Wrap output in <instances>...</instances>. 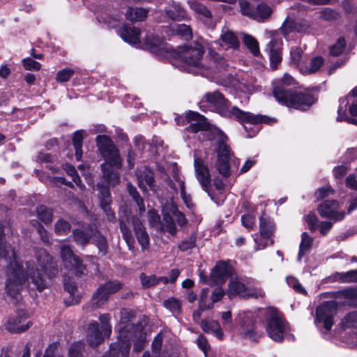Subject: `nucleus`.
<instances>
[{
  "instance_id": "nucleus-3",
  "label": "nucleus",
  "mask_w": 357,
  "mask_h": 357,
  "mask_svg": "<svg viewBox=\"0 0 357 357\" xmlns=\"http://www.w3.org/2000/svg\"><path fill=\"white\" fill-rule=\"evenodd\" d=\"M200 107L203 110L205 109L204 107H208L215 110L221 115H229L236 119L242 124L246 123L257 125L265 121V117L261 115L243 112L236 107H233L231 110H229L227 100L219 91L206 93L200 101Z\"/></svg>"
},
{
  "instance_id": "nucleus-19",
  "label": "nucleus",
  "mask_w": 357,
  "mask_h": 357,
  "mask_svg": "<svg viewBox=\"0 0 357 357\" xmlns=\"http://www.w3.org/2000/svg\"><path fill=\"white\" fill-rule=\"evenodd\" d=\"M185 120L190 124L188 130L193 132L205 131L211 129V125L206 119L198 112L190 111L187 113Z\"/></svg>"
},
{
  "instance_id": "nucleus-2",
  "label": "nucleus",
  "mask_w": 357,
  "mask_h": 357,
  "mask_svg": "<svg viewBox=\"0 0 357 357\" xmlns=\"http://www.w3.org/2000/svg\"><path fill=\"white\" fill-rule=\"evenodd\" d=\"M204 47L198 43L178 47L177 66L182 70L197 75H204L208 70L213 72L226 69L227 62L220 54L210 52L208 58L204 61Z\"/></svg>"
},
{
  "instance_id": "nucleus-58",
  "label": "nucleus",
  "mask_w": 357,
  "mask_h": 357,
  "mask_svg": "<svg viewBox=\"0 0 357 357\" xmlns=\"http://www.w3.org/2000/svg\"><path fill=\"white\" fill-rule=\"evenodd\" d=\"M320 17L326 21H332L339 18L340 15L335 10L330 8H325L320 11Z\"/></svg>"
},
{
  "instance_id": "nucleus-9",
  "label": "nucleus",
  "mask_w": 357,
  "mask_h": 357,
  "mask_svg": "<svg viewBox=\"0 0 357 357\" xmlns=\"http://www.w3.org/2000/svg\"><path fill=\"white\" fill-rule=\"evenodd\" d=\"M227 137L222 133H218L214 139L216 144L217 162L216 169L219 174L224 177H228L230 175V165L229 160L230 159L229 150L226 144Z\"/></svg>"
},
{
  "instance_id": "nucleus-31",
  "label": "nucleus",
  "mask_w": 357,
  "mask_h": 357,
  "mask_svg": "<svg viewBox=\"0 0 357 357\" xmlns=\"http://www.w3.org/2000/svg\"><path fill=\"white\" fill-rule=\"evenodd\" d=\"M220 40L222 43V45H227L226 48H237L238 46V40L235 34L227 29H224L220 35Z\"/></svg>"
},
{
  "instance_id": "nucleus-46",
  "label": "nucleus",
  "mask_w": 357,
  "mask_h": 357,
  "mask_svg": "<svg viewBox=\"0 0 357 357\" xmlns=\"http://www.w3.org/2000/svg\"><path fill=\"white\" fill-rule=\"evenodd\" d=\"M70 223L63 218H59L54 225V232L59 236H66L70 231Z\"/></svg>"
},
{
  "instance_id": "nucleus-21",
  "label": "nucleus",
  "mask_w": 357,
  "mask_h": 357,
  "mask_svg": "<svg viewBox=\"0 0 357 357\" xmlns=\"http://www.w3.org/2000/svg\"><path fill=\"white\" fill-rule=\"evenodd\" d=\"M131 223L137 240L141 245L142 249L143 250H146L149 246V236L142 224V222L139 218L133 216L131 218Z\"/></svg>"
},
{
  "instance_id": "nucleus-12",
  "label": "nucleus",
  "mask_w": 357,
  "mask_h": 357,
  "mask_svg": "<svg viewBox=\"0 0 357 357\" xmlns=\"http://www.w3.org/2000/svg\"><path fill=\"white\" fill-rule=\"evenodd\" d=\"M236 321L240 325L241 335L245 339L257 340L261 334L256 331L254 327V314L250 311L239 312Z\"/></svg>"
},
{
  "instance_id": "nucleus-16",
  "label": "nucleus",
  "mask_w": 357,
  "mask_h": 357,
  "mask_svg": "<svg viewBox=\"0 0 357 357\" xmlns=\"http://www.w3.org/2000/svg\"><path fill=\"white\" fill-rule=\"evenodd\" d=\"M194 168L196 178L201 184L203 190L208 192V195L211 196V199H213L208 192V187L211 183V176L207 165L204 164V162L202 158L195 156Z\"/></svg>"
},
{
  "instance_id": "nucleus-23",
  "label": "nucleus",
  "mask_w": 357,
  "mask_h": 357,
  "mask_svg": "<svg viewBox=\"0 0 357 357\" xmlns=\"http://www.w3.org/2000/svg\"><path fill=\"white\" fill-rule=\"evenodd\" d=\"M231 273V268L224 261L219 262L213 268L211 278L217 284H221L226 281Z\"/></svg>"
},
{
  "instance_id": "nucleus-42",
  "label": "nucleus",
  "mask_w": 357,
  "mask_h": 357,
  "mask_svg": "<svg viewBox=\"0 0 357 357\" xmlns=\"http://www.w3.org/2000/svg\"><path fill=\"white\" fill-rule=\"evenodd\" d=\"M37 215L40 220L45 224H50L52 221L53 213L52 209L48 208L45 206L41 205L37 207Z\"/></svg>"
},
{
  "instance_id": "nucleus-10",
  "label": "nucleus",
  "mask_w": 357,
  "mask_h": 357,
  "mask_svg": "<svg viewBox=\"0 0 357 357\" xmlns=\"http://www.w3.org/2000/svg\"><path fill=\"white\" fill-rule=\"evenodd\" d=\"M58 248L65 268L75 275L82 274L85 267L79 257L73 252L72 248L66 243L59 245Z\"/></svg>"
},
{
  "instance_id": "nucleus-52",
  "label": "nucleus",
  "mask_w": 357,
  "mask_h": 357,
  "mask_svg": "<svg viewBox=\"0 0 357 357\" xmlns=\"http://www.w3.org/2000/svg\"><path fill=\"white\" fill-rule=\"evenodd\" d=\"M341 324L344 328L355 327L357 326V311L351 312L342 319Z\"/></svg>"
},
{
  "instance_id": "nucleus-5",
  "label": "nucleus",
  "mask_w": 357,
  "mask_h": 357,
  "mask_svg": "<svg viewBox=\"0 0 357 357\" xmlns=\"http://www.w3.org/2000/svg\"><path fill=\"white\" fill-rule=\"evenodd\" d=\"M273 96L279 102L301 110L308 109L317 100V98L310 92L293 93L291 90H284L277 87L273 91Z\"/></svg>"
},
{
  "instance_id": "nucleus-61",
  "label": "nucleus",
  "mask_w": 357,
  "mask_h": 357,
  "mask_svg": "<svg viewBox=\"0 0 357 357\" xmlns=\"http://www.w3.org/2000/svg\"><path fill=\"white\" fill-rule=\"evenodd\" d=\"M74 70L69 68H66L59 71L56 76V80L59 82H65L73 75Z\"/></svg>"
},
{
  "instance_id": "nucleus-24",
  "label": "nucleus",
  "mask_w": 357,
  "mask_h": 357,
  "mask_svg": "<svg viewBox=\"0 0 357 357\" xmlns=\"http://www.w3.org/2000/svg\"><path fill=\"white\" fill-rule=\"evenodd\" d=\"M119 34L128 43L136 45L140 42V31L135 26L124 25L119 30Z\"/></svg>"
},
{
  "instance_id": "nucleus-15",
  "label": "nucleus",
  "mask_w": 357,
  "mask_h": 357,
  "mask_svg": "<svg viewBox=\"0 0 357 357\" xmlns=\"http://www.w3.org/2000/svg\"><path fill=\"white\" fill-rule=\"evenodd\" d=\"M339 204L335 200H327L320 204L317 208L319 215L322 218H327L334 221H340L344 219L345 213L337 211Z\"/></svg>"
},
{
  "instance_id": "nucleus-40",
  "label": "nucleus",
  "mask_w": 357,
  "mask_h": 357,
  "mask_svg": "<svg viewBox=\"0 0 357 357\" xmlns=\"http://www.w3.org/2000/svg\"><path fill=\"white\" fill-rule=\"evenodd\" d=\"M63 283L65 290L68 291L70 294V296L72 297L70 304L78 303V301H79V294L77 293V288L75 282H73L70 278H65Z\"/></svg>"
},
{
  "instance_id": "nucleus-45",
  "label": "nucleus",
  "mask_w": 357,
  "mask_h": 357,
  "mask_svg": "<svg viewBox=\"0 0 357 357\" xmlns=\"http://www.w3.org/2000/svg\"><path fill=\"white\" fill-rule=\"evenodd\" d=\"M127 188L130 195L132 197L133 199L135 200L139 208V214L145 212V206L144 204V201L140 197L136 188L131 183H128Z\"/></svg>"
},
{
  "instance_id": "nucleus-32",
  "label": "nucleus",
  "mask_w": 357,
  "mask_h": 357,
  "mask_svg": "<svg viewBox=\"0 0 357 357\" xmlns=\"http://www.w3.org/2000/svg\"><path fill=\"white\" fill-rule=\"evenodd\" d=\"M163 221L164 229L165 228L171 234H174L176 232V227L174 223V217L170 211V204L166 206L163 208Z\"/></svg>"
},
{
  "instance_id": "nucleus-41",
  "label": "nucleus",
  "mask_w": 357,
  "mask_h": 357,
  "mask_svg": "<svg viewBox=\"0 0 357 357\" xmlns=\"http://www.w3.org/2000/svg\"><path fill=\"white\" fill-rule=\"evenodd\" d=\"M340 294L348 305L357 307V288H347L341 291Z\"/></svg>"
},
{
  "instance_id": "nucleus-60",
  "label": "nucleus",
  "mask_w": 357,
  "mask_h": 357,
  "mask_svg": "<svg viewBox=\"0 0 357 357\" xmlns=\"http://www.w3.org/2000/svg\"><path fill=\"white\" fill-rule=\"evenodd\" d=\"M101 286L109 295L114 294L121 289V284L118 281H108Z\"/></svg>"
},
{
  "instance_id": "nucleus-33",
  "label": "nucleus",
  "mask_w": 357,
  "mask_h": 357,
  "mask_svg": "<svg viewBox=\"0 0 357 357\" xmlns=\"http://www.w3.org/2000/svg\"><path fill=\"white\" fill-rule=\"evenodd\" d=\"M109 295L100 286L93 294L92 306L93 308L100 307L103 305L108 300Z\"/></svg>"
},
{
  "instance_id": "nucleus-47",
  "label": "nucleus",
  "mask_w": 357,
  "mask_h": 357,
  "mask_svg": "<svg viewBox=\"0 0 357 357\" xmlns=\"http://www.w3.org/2000/svg\"><path fill=\"white\" fill-rule=\"evenodd\" d=\"M103 175L107 183L111 185H115L119 181V174L117 172L110 169L107 165H102Z\"/></svg>"
},
{
  "instance_id": "nucleus-49",
  "label": "nucleus",
  "mask_w": 357,
  "mask_h": 357,
  "mask_svg": "<svg viewBox=\"0 0 357 357\" xmlns=\"http://www.w3.org/2000/svg\"><path fill=\"white\" fill-rule=\"evenodd\" d=\"M73 236L75 241L79 245H84L91 237V234L82 229H75L73 231Z\"/></svg>"
},
{
  "instance_id": "nucleus-20",
  "label": "nucleus",
  "mask_w": 357,
  "mask_h": 357,
  "mask_svg": "<svg viewBox=\"0 0 357 357\" xmlns=\"http://www.w3.org/2000/svg\"><path fill=\"white\" fill-rule=\"evenodd\" d=\"M282 41L281 38H273L267 45L266 50L268 52L271 67L275 69L281 62V50Z\"/></svg>"
},
{
  "instance_id": "nucleus-1",
  "label": "nucleus",
  "mask_w": 357,
  "mask_h": 357,
  "mask_svg": "<svg viewBox=\"0 0 357 357\" xmlns=\"http://www.w3.org/2000/svg\"><path fill=\"white\" fill-rule=\"evenodd\" d=\"M0 259L8 263L5 289L7 294L16 301L21 298L20 291L26 285L33 284L38 291L45 289L47 284L45 275L54 277L58 272L52 257L43 248L36 251V259L40 269L33 261L26 263V268L20 262L13 248L5 241L0 242Z\"/></svg>"
},
{
  "instance_id": "nucleus-57",
  "label": "nucleus",
  "mask_w": 357,
  "mask_h": 357,
  "mask_svg": "<svg viewBox=\"0 0 357 357\" xmlns=\"http://www.w3.org/2000/svg\"><path fill=\"white\" fill-rule=\"evenodd\" d=\"M63 169L67 173V174L73 178V181L78 187H79L80 188H83L84 187V185L82 184L81 179L78 176L75 167L70 165L66 164L64 165Z\"/></svg>"
},
{
  "instance_id": "nucleus-28",
  "label": "nucleus",
  "mask_w": 357,
  "mask_h": 357,
  "mask_svg": "<svg viewBox=\"0 0 357 357\" xmlns=\"http://www.w3.org/2000/svg\"><path fill=\"white\" fill-rule=\"evenodd\" d=\"M166 15L173 20H182L187 17L185 10L181 5L176 2H172L165 9Z\"/></svg>"
},
{
  "instance_id": "nucleus-8",
  "label": "nucleus",
  "mask_w": 357,
  "mask_h": 357,
  "mask_svg": "<svg viewBox=\"0 0 357 357\" xmlns=\"http://www.w3.org/2000/svg\"><path fill=\"white\" fill-rule=\"evenodd\" d=\"M99 320L101 323L100 328L96 321L91 323L88 327L87 341L91 347L98 346L105 337L109 336L112 333L110 316L108 314H103L100 316Z\"/></svg>"
},
{
  "instance_id": "nucleus-22",
  "label": "nucleus",
  "mask_w": 357,
  "mask_h": 357,
  "mask_svg": "<svg viewBox=\"0 0 357 357\" xmlns=\"http://www.w3.org/2000/svg\"><path fill=\"white\" fill-rule=\"evenodd\" d=\"M138 180V185L142 190H146L147 188L153 187V172L147 167L138 168L136 172Z\"/></svg>"
},
{
  "instance_id": "nucleus-18",
  "label": "nucleus",
  "mask_w": 357,
  "mask_h": 357,
  "mask_svg": "<svg viewBox=\"0 0 357 357\" xmlns=\"http://www.w3.org/2000/svg\"><path fill=\"white\" fill-rule=\"evenodd\" d=\"M97 188L99 191L98 197L101 208L105 213L107 220L110 222H114L116 217L110 207L112 198L108 185L104 183H99L97 185Z\"/></svg>"
},
{
  "instance_id": "nucleus-62",
  "label": "nucleus",
  "mask_w": 357,
  "mask_h": 357,
  "mask_svg": "<svg viewBox=\"0 0 357 357\" xmlns=\"http://www.w3.org/2000/svg\"><path fill=\"white\" fill-rule=\"evenodd\" d=\"M238 4L242 15L248 17L252 16L254 10L249 1L247 0H238Z\"/></svg>"
},
{
  "instance_id": "nucleus-53",
  "label": "nucleus",
  "mask_w": 357,
  "mask_h": 357,
  "mask_svg": "<svg viewBox=\"0 0 357 357\" xmlns=\"http://www.w3.org/2000/svg\"><path fill=\"white\" fill-rule=\"evenodd\" d=\"M139 278L144 288H149L158 284V278L155 275H146L141 273Z\"/></svg>"
},
{
  "instance_id": "nucleus-35",
  "label": "nucleus",
  "mask_w": 357,
  "mask_h": 357,
  "mask_svg": "<svg viewBox=\"0 0 357 357\" xmlns=\"http://www.w3.org/2000/svg\"><path fill=\"white\" fill-rule=\"evenodd\" d=\"M313 243V238L310 237L306 232H303L301 235V241L300 243L298 260L301 261L305 254L310 250Z\"/></svg>"
},
{
  "instance_id": "nucleus-64",
  "label": "nucleus",
  "mask_w": 357,
  "mask_h": 357,
  "mask_svg": "<svg viewBox=\"0 0 357 357\" xmlns=\"http://www.w3.org/2000/svg\"><path fill=\"white\" fill-rule=\"evenodd\" d=\"M164 306L172 312H178L181 309L180 302L174 298L166 300Z\"/></svg>"
},
{
  "instance_id": "nucleus-48",
  "label": "nucleus",
  "mask_w": 357,
  "mask_h": 357,
  "mask_svg": "<svg viewBox=\"0 0 357 357\" xmlns=\"http://www.w3.org/2000/svg\"><path fill=\"white\" fill-rule=\"evenodd\" d=\"M148 221L151 227L158 231L164 230V225L160 221L159 215L154 211L150 210L148 212Z\"/></svg>"
},
{
  "instance_id": "nucleus-25",
  "label": "nucleus",
  "mask_w": 357,
  "mask_h": 357,
  "mask_svg": "<svg viewBox=\"0 0 357 357\" xmlns=\"http://www.w3.org/2000/svg\"><path fill=\"white\" fill-rule=\"evenodd\" d=\"M144 47L152 52H162L167 50L164 39L153 34L147 35L144 39Z\"/></svg>"
},
{
  "instance_id": "nucleus-37",
  "label": "nucleus",
  "mask_w": 357,
  "mask_h": 357,
  "mask_svg": "<svg viewBox=\"0 0 357 357\" xmlns=\"http://www.w3.org/2000/svg\"><path fill=\"white\" fill-rule=\"evenodd\" d=\"M334 278L335 280L344 283L357 282V269L347 272L335 273Z\"/></svg>"
},
{
  "instance_id": "nucleus-43",
  "label": "nucleus",
  "mask_w": 357,
  "mask_h": 357,
  "mask_svg": "<svg viewBox=\"0 0 357 357\" xmlns=\"http://www.w3.org/2000/svg\"><path fill=\"white\" fill-rule=\"evenodd\" d=\"M188 3L190 8L193 10L197 14L202 15L205 17H211V11L197 0H188Z\"/></svg>"
},
{
  "instance_id": "nucleus-4",
  "label": "nucleus",
  "mask_w": 357,
  "mask_h": 357,
  "mask_svg": "<svg viewBox=\"0 0 357 357\" xmlns=\"http://www.w3.org/2000/svg\"><path fill=\"white\" fill-rule=\"evenodd\" d=\"M134 317V312L128 309L121 310V323L119 328L118 342L112 344L110 347L109 357H118L120 354L123 357H128L130 349V338L132 332L129 330L134 328L132 321Z\"/></svg>"
},
{
  "instance_id": "nucleus-50",
  "label": "nucleus",
  "mask_w": 357,
  "mask_h": 357,
  "mask_svg": "<svg viewBox=\"0 0 357 357\" xmlns=\"http://www.w3.org/2000/svg\"><path fill=\"white\" fill-rule=\"evenodd\" d=\"M174 31L185 40L190 39L192 36L191 28L185 24L176 25L174 28Z\"/></svg>"
},
{
  "instance_id": "nucleus-14",
  "label": "nucleus",
  "mask_w": 357,
  "mask_h": 357,
  "mask_svg": "<svg viewBox=\"0 0 357 357\" xmlns=\"http://www.w3.org/2000/svg\"><path fill=\"white\" fill-rule=\"evenodd\" d=\"M228 294L230 296L238 295L246 299L250 298H258L264 296V292L261 289H247L243 283L234 279L230 280Z\"/></svg>"
},
{
  "instance_id": "nucleus-63",
  "label": "nucleus",
  "mask_w": 357,
  "mask_h": 357,
  "mask_svg": "<svg viewBox=\"0 0 357 357\" xmlns=\"http://www.w3.org/2000/svg\"><path fill=\"white\" fill-rule=\"evenodd\" d=\"M196 343L198 347L204 352L205 357H207V353L211 349V346L206 337L200 334L196 340Z\"/></svg>"
},
{
  "instance_id": "nucleus-17",
  "label": "nucleus",
  "mask_w": 357,
  "mask_h": 357,
  "mask_svg": "<svg viewBox=\"0 0 357 357\" xmlns=\"http://www.w3.org/2000/svg\"><path fill=\"white\" fill-rule=\"evenodd\" d=\"M26 319V313L22 310H18L14 315H12L5 324L6 329L11 333H21L26 331L31 326V322H24Z\"/></svg>"
},
{
  "instance_id": "nucleus-39",
  "label": "nucleus",
  "mask_w": 357,
  "mask_h": 357,
  "mask_svg": "<svg viewBox=\"0 0 357 357\" xmlns=\"http://www.w3.org/2000/svg\"><path fill=\"white\" fill-rule=\"evenodd\" d=\"M350 98L349 96L347 97L341 99L340 101V106L337 111V121H347L348 123H354L356 121L354 120L352 118H350L347 116L346 114V107L349 102V98Z\"/></svg>"
},
{
  "instance_id": "nucleus-36",
  "label": "nucleus",
  "mask_w": 357,
  "mask_h": 357,
  "mask_svg": "<svg viewBox=\"0 0 357 357\" xmlns=\"http://www.w3.org/2000/svg\"><path fill=\"white\" fill-rule=\"evenodd\" d=\"M120 229L122 233V236L126 244L128 246L130 250H132L134 248L135 240L132 236L131 230L128 228L126 223L123 220H120Z\"/></svg>"
},
{
  "instance_id": "nucleus-6",
  "label": "nucleus",
  "mask_w": 357,
  "mask_h": 357,
  "mask_svg": "<svg viewBox=\"0 0 357 357\" xmlns=\"http://www.w3.org/2000/svg\"><path fill=\"white\" fill-rule=\"evenodd\" d=\"M263 314L266 318V331L268 337L275 342H281L289 331V324L274 307L266 308Z\"/></svg>"
},
{
  "instance_id": "nucleus-29",
  "label": "nucleus",
  "mask_w": 357,
  "mask_h": 357,
  "mask_svg": "<svg viewBox=\"0 0 357 357\" xmlns=\"http://www.w3.org/2000/svg\"><path fill=\"white\" fill-rule=\"evenodd\" d=\"M345 185L347 188L356 192V197L351 201L347 213H351L357 208V172L349 174L345 179Z\"/></svg>"
},
{
  "instance_id": "nucleus-11",
  "label": "nucleus",
  "mask_w": 357,
  "mask_h": 357,
  "mask_svg": "<svg viewBox=\"0 0 357 357\" xmlns=\"http://www.w3.org/2000/svg\"><path fill=\"white\" fill-rule=\"evenodd\" d=\"M337 304L335 301H326L317 307L316 323H322L326 331H330L334 324Z\"/></svg>"
},
{
  "instance_id": "nucleus-30",
  "label": "nucleus",
  "mask_w": 357,
  "mask_h": 357,
  "mask_svg": "<svg viewBox=\"0 0 357 357\" xmlns=\"http://www.w3.org/2000/svg\"><path fill=\"white\" fill-rule=\"evenodd\" d=\"M148 10L142 8H128L126 13V19L131 22L142 21L147 17Z\"/></svg>"
},
{
  "instance_id": "nucleus-56",
  "label": "nucleus",
  "mask_w": 357,
  "mask_h": 357,
  "mask_svg": "<svg viewBox=\"0 0 357 357\" xmlns=\"http://www.w3.org/2000/svg\"><path fill=\"white\" fill-rule=\"evenodd\" d=\"M345 46V39L344 38H339L337 43L331 47V54L335 56H339L344 50Z\"/></svg>"
},
{
  "instance_id": "nucleus-38",
  "label": "nucleus",
  "mask_w": 357,
  "mask_h": 357,
  "mask_svg": "<svg viewBox=\"0 0 357 357\" xmlns=\"http://www.w3.org/2000/svg\"><path fill=\"white\" fill-rule=\"evenodd\" d=\"M84 132L82 130L76 131L73 137V146L75 150V157L77 160H80L82 155V141Z\"/></svg>"
},
{
  "instance_id": "nucleus-59",
  "label": "nucleus",
  "mask_w": 357,
  "mask_h": 357,
  "mask_svg": "<svg viewBox=\"0 0 357 357\" xmlns=\"http://www.w3.org/2000/svg\"><path fill=\"white\" fill-rule=\"evenodd\" d=\"M295 84V80L290 75L285 73L283 77L275 83L273 91L277 87H282L284 90H287L286 86H291Z\"/></svg>"
},
{
  "instance_id": "nucleus-13",
  "label": "nucleus",
  "mask_w": 357,
  "mask_h": 357,
  "mask_svg": "<svg viewBox=\"0 0 357 357\" xmlns=\"http://www.w3.org/2000/svg\"><path fill=\"white\" fill-rule=\"evenodd\" d=\"M274 231L273 222L264 217L260 218L259 234L254 235V241L255 242V248L257 250L265 248L268 243H273L271 239Z\"/></svg>"
},
{
  "instance_id": "nucleus-44",
  "label": "nucleus",
  "mask_w": 357,
  "mask_h": 357,
  "mask_svg": "<svg viewBox=\"0 0 357 357\" xmlns=\"http://www.w3.org/2000/svg\"><path fill=\"white\" fill-rule=\"evenodd\" d=\"M93 241L99 250V252L102 255H105L109 249V245L106 238L100 233L94 234Z\"/></svg>"
},
{
  "instance_id": "nucleus-54",
  "label": "nucleus",
  "mask_w": 357,
  "mask_h": 357,
  "mask_svg": "<svg viewBox=\"0 0 357 357\" xmlns=\"http://www.w3.org/2000/svg\"><path fill=\"white\" fill-rule=\"evenodd\" d=\"M196 245V236L194 234L190 235L188 238L183 240L178 245V249L185 252L195 248Z\"/></svg>"
},
{
  "instance_id": "nucleus-34",
  "label": "nucleus",
  "mask_w": 357,
  "mask_h": 357,
  "mask_svg": "<svg viewBox=\"0 0 357 357\" xmlns=\"http://www.w3.org/2000/svg\"><path fill=\"white\" fill-rule=\"evenodd\" d=\"M272 13V9L266 3H259L253 12L252 17L257 21H264L268 19Z\"/></svg>"
},
{
  "instance_id": "nucleus-55",
  "label": "nucleus",
  "mask_w": 357,
  "mask_h": 357,
  "mask_svg": "<svg viewBox=\"0 0 357 357\" xmlns=\"http://www.w3.org/2000/svg\"><path fill=\"white\" fill-rule=\"evenodd\" d=\"M170 211L172 216L176 218L179 226L183 227L186 224L187 220L185 215L177 209L176 206L172 202L170 204Z\"/></svg>"
},
{
  "instance_id": "nucleus-51",
  "label": "nucleus",
  "mask_w": 357,
  "mask_h": 357,
  "mask_svg": "<svg viewBox=\"0 0 357 357\" xmlns=\"http://www.w3.org/2000/svg\"><path fill=\"white\" fill-rule=\"evenodd\" d=\"M243 42L255 56L258 55L259 53V45L255 38L250 35L245 34L243 36Z\"/></svg>"
},
{
  "instance_id": "nucleus-27",
  "label": "nucleus",
  "mask_w": 357,
  "mask_h": 357,
  "mask_svg": "<svg viewBox=\"0 0 357 357\" xmlns=\"http://www.w3.org/2000/svg\"><path fill=\"white\" fill-rule=\"evenodd\" d=\"M200 326L204 332L213 334L218 340L223 339L224 333L218 321L202 320Z\"/></svg>"
},
{
  "instance_id": "nucleus-26",
  "label": "nucleus",
  "mask_w": 357,
  "mask_h": 357,
  "mask_svg": "<svg viewBox=\"0 0 357 357\" xmlns=\"http://www.w3.org/2000/svg\"><path fill=\"white\" fill-rule=\"evenodd\" d=\"M324 59L321 56H314L311 59L309 63L302 64L299 67L300 72L304 75H311L317 73L324 65Z\"/></svg>"
},
{
  "instance_id": "nucleus-7",
  "label": "nucleus",
  "mask_w": 357,
  "mask_h": 357,
  "mask_svg": "<svg viewBox=\"0 0 357 357\" xmlns=\"http://www.w3.org/2000/svg\"><path fill=\"white\" fill-rule=\"evenodd\" d=\"M96 142L98 150L105 160L103 165H107V167L109 166L117 169L121 168L122 160L119 150L111 139L107 135H98L96 137Z\"/></svg>"
}]
</instances>
